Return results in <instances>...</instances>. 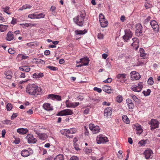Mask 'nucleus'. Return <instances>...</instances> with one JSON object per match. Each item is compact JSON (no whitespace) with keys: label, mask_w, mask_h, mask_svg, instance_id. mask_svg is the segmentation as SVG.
Masks as SVG:
<instances>
[{"label":"nucleus","mask_w":160,"mask_h":160,"mask_svg":"<svg viewBox=\"0 0 160 160\" xmlns=\"http://www.w3.org/2000/svg\"><path fill=\"white\" fill-rule=\"evenodd\" d=\"M42 91L41 88L34 83L30 84L28 85L26 88L27 93L31 95L37 96L39 95V93Z\"/></svg>","instance_id":"nucleus-1"},{"label":"nucleus","mask_w":160,"mask_h":160,"mask_svg":"<svg viewBox=\"0 0 160 160\" xmlns=\"http://www.w3.org/2000/svg\"><path fill=\"white\" fill-rule=\"evenodd\" d=\"M86 14L84 11L81 12L80 15L74 18L75 22L78 25L82 26L84 23V18H85Z\"/></svg>","instance_id":"nucleus-2"},{"label":"nucleus","mask_w":160,"mask_h":160,"mask_svg":"<svg viewBox=\"0 0 160 160\" xmlns=\"http://www.w3.org/2000/svg\"><path fill=\"white\" fill-rule=\"evenodd\" d=\"M97 141L98 144L104 143L108 141V139L105 136L102 135H99L97 137Z\"/></svg>","instance_id":"nucleus-3"},{"label":"nucleus","mask_w":160,"mask_h":160,"mask_svg":"<svg viewBox=\"0 0 160 160\" xmlns=\"http://www.w3.org/2000/svg\"><path fill=\"white\" fill-rule=\"evenodd\" d=\"M73 114L72 111L70 109H66L62 110L58 113V115L61 116L71 115Z\"/></svg>","instance_id":"nucleus-4"},{"label":"nucleus","mask_w":160,"mask_h":160,"mask_svg":"<svg viewBox=\"0 0 160 160\" xmlns=\"http://www.w3.org/2000/svg\"><path fill=\"white\" fill-rule=\"evenodd\" d=\"M143 87V83L140 82L138 84V86H133L131 88L132 91L134 92H139L141 91Z\"/></svg>","instance_id":"nucleus-5"},{"label":"nucleus","mask_w":160,"mask_h":160,"mask_svg":"<svg viewBox=\"0 0 160 160\" xmlns=\"http://www.w3.org/2000/svg\"><path fill=\"white\" fill-rule=\"evenodd\" d=\"M89 129L93 131L94 133H97L100 131L99 127L98 126H95L93 124H90L89 125Z\"/></svg>","instance_id":"nucleus-6"},{"label":"nucleus","mask_w":160,"mask_h":160,"mask_svg":"<svg viewBox=\"0 0 160 160\" xmlns=\"http://www.w3.org/2000/svg\"><path fill=\"white\" fill-rule=\"evenodd\" d=\"M149 123L151 124V129H154L157 128L158 127L159 122L157 120L154 119H152L150 122Z\"/></svg>","instance_id":"nucleus-7"},{"label":"nucleus","mask_w":160,"mask_h":160,"mask_svg":"<svg viewBox=\"0 0 160 160\" xmlns=\"http://www.w3.org/2000/svg\"><path fill=\"white\" fill-rule=\"evenodd\" d=\"M132 37V34L130 30H126L125 31V35L123 36V38L125 41H127Z\"/></svg>","instance_id":"nucleus-8"},{"label":"nucleus","mask_w":160,"mask_h":160,"mask_svg":"<svg viewBox=\"0 0 160 160\" xmlns=\"http://www.w3.org/2000/svg\"><path fill=\"white\" fill-rule=\"evenodd\" d=\"M65 103L67 107L71 108H75L79 104V103L78 102H69L68 100H67Z\"/></svg>","instance_id":"nucleus-9"},{"label":"nucleus","mask_w":160,"mask_h":160,"mask_svg":"<svg viewBox=\"0 0 160 160\" xmlns=\"http://www.w3.org/2000/svg\"><path fill=\"white\" fill-rule=\"evenodd\" d=\"M131 74V79L132 80H138L141 77L139 74L136 73L135 71L132 72Z\"/></svg>","instance_id":"nucleus-10"},{"label":"nucleus","mask_w":160,"mask_h":160,"mask_svg":"<svg viewBox=\"0 0 160 160\" xmlns=\"http://www.w3.org/2000/svg\"><path fill=\"white\" fill-rule=\"evenodd\" d=\"M136 33L138 36L140 35L142 32V26L139 23L137 24L136 26Z\"/></svg>","instance_id":"nucleus-11"},{"label":"nucleus","mask_w":160,"mask_h":160,"mask_svg":"<svg viewBox=\"0 0 160 160\" xmlns=\"http://www.w3.org/2000/svg\"><path fill=\"white\" fill-rule=\"evenodd\" d=\"M26 138L28 140V143H34L37 141L36 139L34 138L33 135L31 134L28 135Z\"/></svg>","instance_id":"nucleus-12"},{"label":"nucleus","mask_w":160,"mask_h":160,"mask_svg":"<svg viewBox=\"0 0 160 160\" xmlns=\"http://www.w3.org/2000/svg\"><path fill=\"white\" fill-rule=\"evenodd\" d=\"M5 39L8 41H11L14 40V36L12 32L9 31L8 32Z\"/></svg>","instance_id":"nucleus-13"},{"label":"nucleus","mask_w":160,"mask_h":160,"mask_svg":"<svg viewBox=\"0 0 160 160\" xmlns=\"http://www.w3.org/2000/svg\"><path fill=\"white\" fill-rule=\"evenodd\" d=\"M34 131L38 135L40 139L44 140L47 138V136L45 133H40L38 131L36 130H34Z\"/></svg>","instance_id":"nucleus-14"},{"label":"nucleus","mask_w":160,"mask_h":160,"mask_svg":"<svg viewBox=\"0 0 160 160\" xmlns=\"http://www.w3.org/2000/svg\"><path fill=\"white\" fill-rule=\"evenodd\" d=\"M152 154L153 152L150 149L146 150L144 153L145 158L147 159L150 158L151 155Z\"/></svg>","instance_id":"nucleus-15"},{"label":"nucleus","mask_w":160,"mask_h":160,"mask_svg":"<svg viewBox=\"0 0 160 160\" xmlns=\"http://www.w3.org/2000/svg\"><path fill=\"white\" fill-rule=\"evenodd\" d=\"M150 24L154 31H158V26L157 22L155 20L152 21L150 22Z\"/></svg>","instance_id":"nucleus-16"},{"label":"nucleus","mask_w":160,"mask_h":160,"mask_svg":"<svg viewBox=\"0 0 160 160\" xmlns=\"http://www.w3.org/2000/svg\"><path fill=\"white\" fill-rule=\"evenodd\" d=\"M133 128H136L137 131L138 132H137V134H141L143 131V130L141 126L138 124H136L133 125Z\"/></svg>","instance_id":"nucleus-17"},{"label":"nucleus","mask_w":160,"mask_h":160,"mask_svg":"<svg viewBox=\"0 0 160 160\" xmlns=\"http://www.w3.org/2000/svg\"><path fill=\"white\" fill-rule=\"evenodd\" d=\"M112 113V109L111 107H109L106 108L104 110V115L106 117L110 116Z\"/></svg>","instance_id":"nucleus-18"},{"label":"nucleus","mask_w":160,"mask_h":160,"mask_svg":"<svg viewBox=\"0 0 160 160\" xmlns=\"http://www.w3.org/2000/svg\"><path fill=\"white\" fill-rule=\"evenodd\" d=\"M133 41V43H132L131 45L133 47L137 46L135 50H137L138 48V43H139V40L137 38H133L132 39Z\"/></svg>","instance_id":"nucleus-19"},{"label":"nucleus","mask_w":160,"mask_h":160,"mask_svg":"<svg viewBox=\"0 0 160 160\" xmlns=\"http://www.w3.org/2000/svg\"><path fill=\"white\" fill-rule=\"evenodd\" d=\"M42 107L45 110L47 111H50L53 110L52 107L50 106V104L49 103H46L44 104Z\"/></svg>","instance_id":"nucleus-20"},{"label":"nucleus","mask_w":160,"mask_h":160,"mask_svg":"<svg viewBox=\"0 0 160 160\" xmlns=\"http://www.w3.org/2000/svg\"><path fill=\"white\" fill-rule=\"evenodd\" d=\"M18 133L22 134H26L28 132V129L26 128H20L17 130Z\"/></svg>","instance_id":"nucleus-21"},{"label":"nucleus","mask_w":160,"mask_h":160,"mask_svg":"<svg viewBox=\"0 0 160 160\" xmlns=\"http://www.w3.org/2000/svg\"><path fill=\"white\" fill-rule=\"evenodd\" d=\"M32 76L33 78L37 79L43 77V74L41 72L38 73H34L33 74Z\"/></svg>","instance_id":"nucleus-22"},{"label":"nucleus","mask_w":160,"mask_h":160,"mask_svg":"<svg viewBox=\"0 0 160 160\" xmlns=\"http://www.w3.org/2000/svg\"><path fill=\"white\" fill-rule=\"evenodd\" d=\"M65 132L66 133V137L69 138H72L73 137V135L71 134V132L70 129H65Z\"/></svg>","instance_id":"nucleus-23"},{"label":"nucleus","mask_w":160,"mask_h":160,"mask_svg":"<svg viewBox=\"0 0 160 160\" xmlns=\"http://www.w3.org/2000/svg\"><path fill=\"white\" fill-rule=\"evenodd\" d=\"M103 90L108 93H110L112 91L110 87L108 86H104L103 87Z\"/></svg>","instance_id":"nucleus-24"},{"label":"nucleus","mask_w":160,"mask_h":160,"mask_svg":"<svg viewBox=\"0 0 160 160\" xmlns=\"http://www.w3.org/2000/svg\"><path fill=\"white\" fill-rule=\"evenodd\" d=\"M101 25L102 27L104 28L107 26L108 22L106 19H103L102 21L100 22Z\"/></svg>","instance_id":"nucleus-25"},{"label":"nucleus","mask_w":160,"mask_h":160,"mask_svg":"<svg viewBox=\"0 0 160 160\" xmlns=\"http://www.w3.org/2000/svg\"><path fill=\"white\" fill-rule=\"evenodd\" d=\"M21 155L23 157H27L29 155V153L27 150H23L22 151Z\"/></svg>","instance_id":"nucleus-26"},{"label":"nucleus","mask_w":160,"mask_h":160,"mask_svg":"<svg viewBox=\"0 0 160 160\" xmlns=\"http://www.w3.org/2000/svg\"><path fill=\"white\" fill-rule=\"evenodd\" d=\"M80 62H81L82 63H88V64L89 60V58H87V57L86 58H82L80 59Z\"/></svg>","instance_id":"nucleus-27"},{"label":"nucleus","mask_w":160,"mask_h":160,"mask_svg":"<svg viewBox=\"0 0 160 160\" xmlns=\"http://www.w3.org/2000/svg\"><path fill=\"white\" fill-rule=\"evenodd\" d=\"M8 27V25L0 24V31L2 32H4L7 29Z\"/></svg>","instance_id":"nucleus-28"},{"label":"nucleus","mask_w":160,"mask_h":160,"mask_svg":"<svg viewBox=\"0 0 160 160\" xmlns=\"http://www.w3.org/2000/svg\"><path fill=\"white\" fill-rule=\"evenodd\" d=\"M32 6L30 5L26 4L24 5H23L22 7L20 8L19 9V11H22V10L26 9H28L31 8Z\"/></svg>","instance_id":"nucleus-29"},{"label":"nucleus","mask_w":160,"mask_h":160,"mask_svg":"<svg viewBox=\"0 0 160 160\" xmlns=\"http://www.w3.org/2000/svg\"><path fill=\"white\" fill-rule=\"evenodd\" d=\"M122 119L124 122L127 124L130 123V121L129 118L126 115H123L122 116Z\"/></svg>","instance_id":"nucleus-30"},{"label":"nucleus","mask_w":160,"mask_h":160,"mask_svg":"<svg viewBox=\"0 0 160 160\" xmlns=\"http://www.w3.org/2000/svg\"><path fill=\"white\" fill-rule=\"evenodd\" d=\"M87 30L85 29H84V30H79L78 31V30H77L75 31V32L76 34L77 35H79V34H83L86 33L87 32Z\"/></svg>","instance_id":"nucleus-31"},{"label":"nucleus","mask_w":160,"mask_h":160,"mask_svg":"<svg viewBox=\"0 0 160 160\" xmlns=\"http://www.w3.org/2000/svg\"><path fill=\"white\" fill-rule=\"evenodd\" d=\"M62 154H59L54 158V160H64Z\"/></svg>","instance_id":"nucleus-32"},{"label":"nucleus","mask_w":160,"mask_h":160,"mask_svg":"<svg viewBox=\"0 0 160 160\" xmlns=\"http://www.w3.org/2000/svg\"><path fill=\"white\" fill-rule=\"evenodd\" d=\"M126 76L125 74H118L117 76V78L119 79H124L126 78Z\"/></svg>","instance_id":"nucleus-33"},{"label":"nucleus","mask_w":160,"mask_h":160,"mask_svg":"<svg viewBox=\"0 0 160 160\" xmlns=\"http://www.w3.org/2000/svg\"><path fill=\"white\" fill-rule=\"evenodd\" d=\"M140 52V56L142 57H144L145 55V51L142 48H140L139 50Z\"/></svg>","instance_id":"nucleus-34"},{"label":"nucleus","mask_w":160,"mask_h":160,"mask_svg":"<svg viewBox=\"0 0 160 160\" xmlns=\"http://www.w3.org/2000/svg\"><path fill=\"white\" fill-rule=\"evenodd\" d=\"M151 92V90L149 89L147 90V91H144L142 92V93L145 96H147L150 95Z\"/></svg>","instance_id":"nucleus-35"},{"label":"nucleus","mask_w":160,"mask_h":160,"mask_svg":"<svg viewBox=\"0 0 160 160\" xmlns=\"http://www.w3.org/2000/svg\"><path fill=\"white\" fill-rule=\"evenodd\" d=\"M7 110L8 111L11 110L12 108V106L10 103H8L6 106Z\"/></svg>","instance_id":"nucleus-36"},{"label":"nucleus","mask_w":160,"mask_h":160,"mask_svg":"<svg viewBox=\"0 0 160 160\" xmlns=\"http://www.w3.org/2000/svg\"><path fill=\"white\" fill-rule=\"evenodd\" d=\"M148 83L150 85H152L153 84V81L152 79V78L150 77L148 81Z\"/></svg>","instance_id":"nucleus-37"},{"label":"nucleus","mask_w":160,"mask_h":160,"mask_svg":"<svg viewBox=\"0 0 160 160\" xmlns=\"http://www.w3.org/2000/svg\"><path fill=\"white\" fill-rule=\"evenodd\" d=\"M116 100L119 103L121 102L122 101V97L121 96H118L116 98Z\"/></svg>","instance_id":"nucleus-38"},{"label":"nucleus","mask_w":160,"mask_h":160,"mask_svg":"<svg viewBox=\"0 0 160 160\" xmlns=\"http://www.w3.org/2000/svg\"><path fill=\"white\" fill-rule=\"evenodd\" d=\"M147 141L146 140H142L140 141L138 143L141 146H145L147 142Z\"/></svg>","instance_id":"nucleus-39"},{"label":"nucleus","mask_w":160,"mask_h":160,"mask_svg":"<svg viewBox=\"0 0 160 160\" xmlns=\"http://www.w3.org/2000/svg\"><path fill=\"white\" fill-rule=\"evenodd\" d=\"M2 8L3 9L4 12L7 13V14L9 15L11 14L10 13H9L8 12V11L9 9V7H6L5 8Z\"/></svg>","instance_id":"nucleus-40"},{"label":"nucleus","mask_w":160,"mask_h":160,"mask_svg":"<svg viewBox=\"0 0 160 160\" xmlns=\"http://www.w3.org/2000/svg\"><path fill=\"white\" fill-rule=\"evenodd\" d=\"M54 97V100H57L58 101L61 100V97L59 95H55Z\"/></svg>","instance_id":"nucleus-41"},{"label":"nucleus","mask_w":160,"mask_h":160,"mask_svg":"<svg viewBox=\"0 0 160 160\" xmlns=\"http://www.w3.org/2000/svg\"><path fill=\"white\" fill-rule=\"evenodd\" d=\"M28 17L31 19L37 18L36 14H30L28 15Z\"/></svg>","instance_id":"nucleus-42"},{"label":"nucleus","mask_w":160,"mask_h":160,"mask_svg":"<svg viewBox=\"0 0 160 160\" xmlns=\"http://www.w3.org/2000/svg\"><path fill=\"white\" fill-rule=\"evenodd\" d=\"M47 68L54 71L58 70V68H57L52 66H49L47 67Z\"/></svg>","instance_id":"nucleus-43"},{"label":"nucleus","mask_w":160,"mask_h":160,"mask_svg":"<svg viewBox=\"0 0 160 160\" xmlns=\"http://www.w3.org/2000/svg\"><path fill=\"white\" fill-rule=\"evenodd\" d=\"M2 123L6 124H11L12 123V121L9 120H6L3 121Z\"/></svg>","instance_id":"nucleus-44"},{"label":"nucleus","mask_w":160,"mask_h":160,"mask_svg":"<svg viewBox=\"0 0 160 160\" xmlns=\"http://www.w3.org/2000/svg\"><path fill=\"white\" fill-rule=\"evenodd\" d=\"M145 7L146 9H148L149 8H151L152 7V5L151 4L147 3L145 4Z\"/></svg>","instance_id":"nucleus-45"},{"label":"nucleus","mask_w":160,"mask_h":160,"mask_svg":"<svg viewBox=\"0 0 160 160\" xmlns=\"http://www.w3.org/2000/svg\"><path fill=\"white\" fill-rule=\"evenodd\" d=\"M20 25H24L26 27H28L30 26H34V24H32L30 23L20 24Z\"/></svg>","instance_id":"nucleus-46"},{"label":"nucleus","mask_w":160,"mask_h":160,"mask_svg":"<svg viewBox=\"0 0 160 160\" xmlns=\"http://www.w3.org/2000/svg\"><path fill=\"white\" fill-rule=\"evenodd\" d=\"M122 151H119L118 152V157L119 158H121L122 157Z\"/></svg>","instance_id":"nucleus-47"},{"label":"nucleus","mask_w":160,"mask_h":160,"mask_svg":"<svg viewBox=\"0 0 160 160\" xmlns=\"http://www.w3.org/2000/svg\"><path fill=\"white\" fill-rule=\"evenodd\" d=\"M105 19L104 16L101 13L99 15V22L102 21L103 19Z\"/></svg>","instance_id":"nucleus-48"},{"label":"nucleus","mask_w":160,"mask_h":160,"mask_svg":"<svg viewBox=\"0 0 160 160\" xmlns=\"http://www.w3.org/2000/svg\"><path fill=\"white\" fill-rule=\"evenodd\" d=\"M55 94H49L47 97L48 99H51L53 100H54V96Z\"/></svg>","instance_id":"nucleus-49"},{"label":"nucleus","mask_w":160,"mask_h":160,"mask_svg":"<svg viewBox=\"0 0 160 160\" xmlns=\"http://www.w3.org/2000/svg\"><path fill=\"white\" fill-rule=\"evenodd\" d=\"M128 108L130 109H132L134 108V105L133 102L128 105Z\"/></svg>","instance_id":"nucleus-50"},{"label":"nucleus","mask_w":160,"mask_h":160,"mask_svg":"<svg viewBox=\"0 0 160 160\" xmlns=\"http://www.w3.org/2000/svg\"><path fill=\"white\" fill-rule=\"evenodd\" d=\"M112 79L110 78H108L107 79L103 81V82L105 83H110L112 81Z\"/></svg>","instance_id":"nucleus-51"},{"label":"nucleus","mask_w":160,"mask_h":160,"mask_svg":"<svg viewBox=\"0 0 160 160\" xmlns=\"http://www.w3.org/2000/svg\"><path fill=\"white\" fill-rule=\"evenodd\" d=\"M37 16V18H44V15L42 13H40L39 14H36Z\"/></svg>","instance_id":"nucleus-52"},{"label":"nucleus","mask_w":160,"mask_h":160,"mask_svg":"<svg viewBox=\"0 0 160 160\" xmlns=\"http://www.w3.org/2000/svg\"><path fill=\"white\" fill-rule=\"evenodd\" d=\"M69 160H79V158L77 156H73L70 158Z\"/></svg>","instance_id":"nucleus-53"},{"label":"nucleus","mask_w":160,"mask_h":160,"mask_svg":"<svg viewBox=\"0 0 160 160\" xmlns=\"http://www.w3.org/2000/svg\"><path fill=\"white\" fill-rule=\"evenodd\" d=\"M93 89L94 91H96L99 93L101 92L102 91V89L101 88L97 87H94Z\"/></svg>","instance_id":"nucleus-54"},{"label":"nucleus","mask_w":160,"mask_h":160,"mask_svg":"<svg viewBox=\"0 0 160 160\" xmlns=\"http://www.w3.org/2000/svg\"><path fill=\"white\" fill-rule=\"evenodd\" d=\"M132 99L136 102H138V99L137 97L134 95L131 96Z\"/></svg>","instance_id":"nucleus-55"},{"label":"nucleus","mask_w":160,"mask_h":160,"mask_svg":"<svg viewBox=\"0 0 160 160\" xmlns=\"http://www.w3.org/2000/svg\"><path fill=\"white\" fill-rule=\"evenodd\" d=\"M85 150L86 153L87 154H88L89 153H90L92 152V150L91 149H88L87 148H85Z\"/></svg>","instance_id":"nucleus-56"},{"label":"nucleus","mask_w":160,"mask_h":160,"mask_svg":"<svg viewBox=\"0 0 160 160\" xmlns=\"http://www.w3.org/2000/svg\"><path fill=\"white\" fill-rule=\"evenodd\" d=\"M8 52L11 54H13L14 53L15 51L12 48H9L8 50Z\"/></svg>","instance_id":"nucleus-57"},{"label":"nucleus","mask_w":160,"mask_h":160,"mask_svg":"<svg viewBox=\"0 0 160 160\" xmlns=\"http://www.w3.org/2000/svg\"><path fill=\"white\" fill-rule=\"evenodd\" d=\"M37 62H38V63L42 64H44L45 63L44 61L41 59H38Z\"/></svg>","instance_id":"nucleus-58"},{"label":"nucleus","mask_w":160,"mask_h":160,"mask_svg":"<svg viewBox=\"0 0 160 160\" xmlns=\"http://www.w3.org/2000/svg\"><path fill=\"white\" fill-rule=\"evenodd\" d=\"M126 102L128 105L129 104H130L132 102V100L131 99L129 98L127 99L126 100Z\"/></svg>","instance_id":"nucleus-59"},{"label":"nucleus","mask_w":160,"mask_h":160,"mask_svg":"<svg viewBox=\"0 0 160 160\" xmlns=\"http://www.w3.org/2000/svg\"><path fill=\"white\" fill-rule=\"evenodd\" d=\"M87 65H88V63H82L81 64H79L78 65H77V67H81L82 66H87Z\"/></svg>","instance_id":"nucleus-60"},{"label":"nucleus","mask_w":160,"mask_h":160,"mask_svg":"<svg viewBox=\"0 0 160 160\" xmlns=\"http://www.w3.org/2000/svg\"><path fill=\"white\" fill-rule=\"evenodd\" d=\"M70 129L71 132V134L74 133L76 132V130L75 129L71 128Z\"/></svg>","instance_id":"nucleus-61"},{"label":"nucleus","mask_w":160,"mask_h":160,"mask_svg":"<svg viewBox=\"0 0 160 160\" xmlns=\"http://www.w3.org/2000/svg\"><path fill=\"white\" fill-rule=\"evenodd\" d=\"M24 71L28 72L30 70V68L29 67L27 68L26 66L24 67Z\"/></svg>","instance_id":"nucleus-62"},{"label":"nucleus","mask_w":160,"mask_h":160,"mask_svg":"<svg viewBox=\"0 0 160 160\" xmlns=\"http://www.w3.org/2000/svg\"><path fill=\"white\" fill-rule=\"evenodd\" d=\"M17 19L15 18H13L12 22H11V24L14 25L16 23Z\"/></svg>","instance_id":"nucleus-63"},{"label":"nucleus","mask_w":160,"mask_h":160,"mask_svg":"<svg viewBox=\"0 0 160 160\" xmlns=\"http://www.w3.org/2000/svg\"><path fill=\"white\" fill-rule=\"evenodd\" d=\"M17 116V115L16 113H13L11 117V119L12 120L14 118Z\"/></svg>","instance_id":"nucleus-64"}]
</instances>
